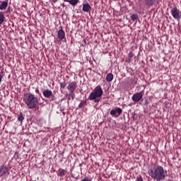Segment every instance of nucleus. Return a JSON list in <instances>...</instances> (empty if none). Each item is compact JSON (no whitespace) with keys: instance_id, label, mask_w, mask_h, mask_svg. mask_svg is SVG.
Wrapping results in <instances>:
<instances>
[{"instance_id":"nucleus-1","label":"nucleus","mask_w":181,"mask_h":181,"mask_svg":"<svg viewBox=\"0 0 181 181\" xmlns=\"http://www.w3.org/2000/svg\"><path fill=\"white\" fill-rule=\"evenodd\" d=\"M23 101L28 110L37 111L40 108V103L39 101H40V98H38L32 93L24 94Z\"/></svg>"},{"instance_id":"nucleus-2","label":"nucleus","mask_w":181,"mask_h":181,"mask_svg":"<svg viewBox=\"0 0 181 181\" xmlns=\"http://www.w3.org/2000/svg\"><path fill=\"white\" fill-rule=\"evenodd\" d=\"M148 174L152 177V179H154V180L157 181L163 180L165 176V170H163V168L160 165L156 166L154 170H148Z\"/></svg>"},{"instance_id":"nucleus-3","label":"nucleus","mask_w":181,"mask_h":181,"mask_svg":"<svg viewBox=\"0 0 181 181\" xmlns=\"http://www.w3.org/2000/svg\"><path fill=\"white\" fill-rule=\"evenodd\" d=\"M103 93H104V91L103 88H101V86H98L94 88L93 91L90 93L88 100H90V101H94V103H100V101H101V97H103Z\"/></svg>"},{"instance_id":"nucleus-4","label":"nucleus","mask_w":181,"mask_h":181,"mask_svg":"<svg viewBox=\"0 0 181 181\" xmlns=\"http://www.w3.org/2000/svg\"><path fill=\"white\" fill-rule=\"evenodd\" d=\"M170 12H171V15L174 19H176L177 21L180 20V18H181L180 11H179V9H177V6L173 7Z\"/></svg>"},{"instance_id":"nucleus-5","label":"nucleus","mask_w":181,"mask_h":181,"mask_svg":"<svg viewBox=\"0 0 181 181\" xmlns=\"http://www.w3.org/2000/svg\"><path fill=\"white\" fill-rule=\"evenodd\" d=\"M143 97H144V95L142 94V92H139L133 95V96L132 97V100L134 103H138L141 101V100H142Z\"/></svg>"},{"instance_id":"nucleus-6","label":"nucleus","mask_w":181,"mask_h":181,"mask_svg":"<svg viewBox=\"0 0 181 181\" xmlns=\"http://www.w3.org/2000/svg\"><path fill=\"white\" fill-rule=\"evenodd\" d=\"M122 114V109L120 107L113 109L110 111V115H112V117H117L121 115Z\"/></svg>"},{"instance_id":"nucleus-7","label":"nucleus","mask_w":181,"mask_h":181,"mask_svg":"<svg viewBox=\"0 0 181 181\" xmlns=\"http://www.w3.org/2000/svg\"><path fill=\"white\" fill-rule=\"evenodd\" d=\"M76 88H77V83L75 81L70 82L67 86V90L72 94L76 91Z\"/></svg>"},{"instance_id":"nucleus-8","label":"nucleus","mask_w":181,"mask_h":181,"mask_svg":"<svg viewBox=\"0 0 181 181\" xmlns=\"http://www.w3.org/2000/svg\"><path fill=\"white\" fill-rule=\"evenodd\" d=\"M9 172V168L8 166L4 165L0 166V177H2L4 175H6Z\"/></svg>"},{"instance_id":"nucleus-9","label":"nucleus","mask_w":181,"mask_h":181,"mask_svg":"<svg viewBox=\"0 0 181 181\" xmlns=\"http://www.w3.org/2000/svg\"><path fill=\"white\" fill-rule=\"evenodd\" d=\"M42 94L45 98H50L52 95H53V92L49 89H47L43 90Z\"/></svg>"},{"instance_id":"nucleus-10","label":"nucleus","mask_w":181,"mask_h":181,"mask_svg":"<svg viewBox=\"0 0 181 181\" xmlns=\"http://www.w3.org/2000/svg\"><path fill=\"white\" fill-rule=\"evenodd\" d=\"M8 8V0L0 1V11H5Z\"/></svg>"},{"instance_id":"nucleus-11","label":"nucleus","mask_w":181,"mask_h":181,"mask_svg":"<svg viewBox=\"0 0 181 181\" xmlns=\"http://www.w3.org/2000/svg\"><path fill=\"white\" fill-rule=\"evenodd\" d=\"M57 36L60 40H63V39L66 37V33H64V30H63V29H60L57 32Z\"/></svg>"},{"instance_id":"nucleus-12","label":"nucleus","mask_w":181,"mask_h":181,"mask_svg":"<svg viewBox=\"0 0 181 181\" xmlns=\"http://www.w3.org/2000/svg\"><path fill=\"white\" fill-rule=\"evenodd\" d=\"M90 9H91V6H90V4H88V3H86L83 4L82 11L83 12H90Z\"/></svg>"},{"instance_id":"nucleus-13","label":"nucleus","mask_w":181,"mask_h":181,"mask_svg":"<svg viewBox=\"0 0 181 181\" xmlns=\"http://www.w3.org/2000/svg\"><path fill=\"white\" fill-rule=\"evenodd\" d=\"M64 2H68V4H71L72 6H76L77 4H78L79 0H63Z\"/></svg>"},{"instance_id":"nucleus-14","label":"nucleus","mask_w":181,"mask_h":181,"mask_svg":"<svg viewBox=\"0 0 181 181\" xmlns=\"http://www.w3.org/2000/svg\"><path fill=\"white\" fill-rule=\"evenodd\" d=\"M106 81H107L108 83H111V81H112V80H114V75L111 73H109L106 75Z\"/></svg>"},{"instance_id":"nucleus-15","label":"nucleus","mask_w":181,"mask_h":181,"mask_svg":"<svg viewBox=\"0 0 181 181\" xmlns=\"http://www.w3.org/2000/svg\"><path fill=\"white\" fill-rule=\"evenodd\" d=\"M66 173H67V170H63V169H59L58 170V176H64V175H66Z\"/></svg>"},{"instance_id":"nucleus-16","label":"nucleus","mask_w":181,"mask_h":181,"mask_svg":"<svg viewBox=\"0 0 181 181\" xmlns=\"http://www.w3.org/2000/svg\"><path fill=\"white\" fill-rule=\"evenodd\" d=\"M5 21V15L2 11H0V25H2Z\"/></svg>"},{"instance_id":"nucleus-17","label":"nucleus","mask_w":181,"mask_h":181,"mask_svg":"<svg viewBox=\"0 0 181 181\" xmlns=\"http://www.w3.org/2000/svg\"><path fill=\"white\" fill-rule=\"evenodd\" d=\"M17 117H18V121H19L20 122H22V121L25 119V117L23 116V114H22V112L18 114Z\"/></svg>"},{"instance_id":"nucleus-18","label":"nucleus","mask_w":181,"mask_h":181,"mask_svg":"<svg viewBox=\"0 0 181 181\" xmlns=\"http://www.w3.org/2000/svg\"><path fill=\"white\" fill-rule=\"evenodd\" d=\"M145 2L147 6H152V5H153V3L155 2V0H145Z\"/></svg>"},{"instance_id":"nucleus-19","label":"nucleus","mask_w":181,"mask_h":181,"mask_svg":"<svg viewBox=\"0 0 181 181\" xmlns=\"http://www.w3.org/2000/svg\"><path fill=\"white\" fill-rule=\"evenodd\" d=\"M132 21H136L138 19V14H133L131 16Z\"/></svg>"},{"instance_id":"nucleus-20","label":"nucleus","mask_w":181,"mask_h":181,"mask_svg":"<svg viewBox=\"0 0 181 181\" xmlns=\"http://www.w3.org/2000/svg\"><path fill=\"white\" fill-rule=\"evenodd\" d=\"M60 86H61V88H65L66 86V82L65 81L61 82Z\"/></svg>"},{"instance_id":"nucleus-21","label":"nucleus","mask_w":181,"mask_h":181,"mask_svg":"<svg viewBox=\"0 0 181 181\" xmlns=\"http://www.w3.org/2000/svg\"><path fill=\"white\" fill-rule=\"evenodd\" d=\"M81 181H91V178H88V177H86L81 180Z\"/></svg>"},{"instance_id":"nucleus-22","label":"nucleus","mask_w":181,"mask_h":181,"mask_svg":"<svg viewBox=\"0 0 181 181\" xmlns=\"http://www.w3.org/2000/svg\"><path fill=\"white\" fill-rule=\"evenodd\" d=\"M137 81H138V79L134 78V79L132 80V84H136Z\"/></svg>"},{"instance_id":"nucleus-23","label":"nucleus","mask_w":181,"mask_h":181,"mask_svg":"<svg viewBox=\"0 0 181 181\" xmlns=\"http://www.w3.org/2000/svg\"><path fill=\"white\" fill-rule=\"evenodd\" d=\"M136 181H144V180L142 179V177L139 175L136 177Z\"/></svg>"},{"instance_id":"nucleus-24","label":"nucleus","mask_w":181,"mask_h":181,"mask_svg":"<svg viewBox=\"0 0 181 181\" xmlns=\"http://www.w3.org/2000/svg\"><path fill=\"white\" fill-rule=\"evenodd\" d=\"M132 57H134V54L132 52H130L129 54V59H132Z\"/></svg>"},{"instance_id":"nucleus-25","label":"nucleus","mask_w":181,"mask_h":181,"mask_svg":"<svg viewBox=\"0 0 181 181\" xmlns=\"http://www.w3.org/2000/svg\"><path fill=\"white\" fill-rule=\"evenodd\" d=\"M35 93H36V94H39V93H40V91H39V88H36L35 89Z\"/></svg>"},{"instance_id":"nucleus-26","label":"nucleus","mask_w":181,"mask_h":181,"mask_svg":"<svg viewBox=\"0 0 181 181\" xmlns=\"http://www.w3.org/2000/svg\"><path fill=\"white\" fill-rule=\"evenodd\" d=\"M1 81H2V78L0 77V83H1Z\"/></svg>"},{"instance_id":"nucleus-27","label":"nucleus","mask_w":181,"mask_h":181,"mask_svg":"<svg viewBox=\"0 0 181 181\" xmlns=\"http://www.w3.org/2000/svg\"><path fill=\"white\" fill-rule=\"evenodd\" d=\"M81 105H82L81 104H79V108H81Z\"/></svg>"},{"instance_id":"nucleus-28","label":"nucleus","mask_w":181,"mask_h":181,"mask_svg":"<svg viewBox=\"0 0 181 181\" xmlns=\"http://www.w3.org/2000/svg\"><path fill=\"white\" fill-rule=\"evenodd\" d=\"M62 6H64V4H62Z\"/></svg>"}]
</instances>
